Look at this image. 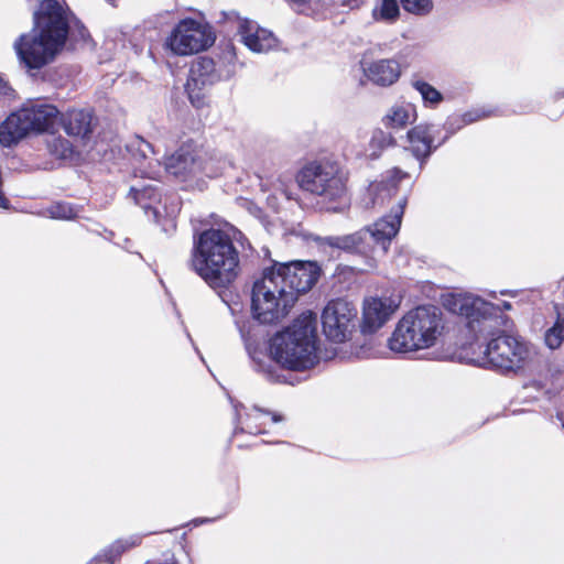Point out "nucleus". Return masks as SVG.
<instances>
[{
	"label": "nucleus",
	"mask_w": 564,
	"mask_h": 564,
	"mask_svg": "<svg viewBox=\"0 0 564 564\" xmlns=\"http://www.w3.org/2000/svg\"><path fill=\"white\" fill-rule=\"evenodd\" d=\"M444 305L467 318V329L474 338L464 347L469 362L502 373H518L532 362L533 348L522 338L500 330L503 321L499 306L470 293L451 294Z\"/></svg>",
	"instance_id": "1"
},
{
	"label": "nucleus",
	"mask_w": 564,
	"mask_h": 564,
	"mask_svg": "<svg viewBox=\"0 0 564 564\" xmlns=\"http://www.w3.org/2000/svg\"><path fill=\"white\" fill-rule=\"evenodd\" d=\"M235 229L225 224L194 236L191 265L213 289L226 288L238 275L239 253L234 246Z\"/></svg>",
	"instance_id": "2"
},
{
	"label": "nucleus",
	"mask_w": 564,
	"mask_h": 564,
	"mask_svg": "<svg viewBox=\"0 0 564 564\" xmlns=\"http://www.w3.org/2000/svg\"><path fill=\"white\" fill-rule=\"evenodd\" d=\"M316 315L305 312L269 343L271 358L290 370H306L317 361Z\"/></svg>",
	"instance_id": "3"
},
{
	"label": "nucleus",
	"mask_w": 564,
	"mask_h": 564,
	"mask_svg": "<svg viewBox=\"0 0 564 564\" xmlns=\"http://www.w3.org/2000/svg\"><path fill=\"white\" fill-rule=\"evenodd\" d=\"M406 199L400 198L398 204L392 207L390 215L382 217L371 226H368L357 232L319 238V246L323 248L344 250L346 252L359 253L365 256L364 272H371L378 268V260L373 254L375 250L371 242L380 246V251L386 254L391 240L400 230L402 216L404 213Z\"/></svg>",
	"instance_id": "4"
},
{
	"label": "nucleus",
	"mask_w": 564,
	"mask_h": 564,
	"mask_svg": "<svg viewBox=\"0 0 564 564\" xmlns=\"http://www.w3.org/2000/svg\"><path fill=\"white\" fill-rule=\"evenodd\" d=\"M442 312L433 305L408 311L395 324L388 347L395 354H415L436 346L444 333Z\"/></svg>",
	"instance_id": "5"
},
{
	"label": "nucleus",
	"mask_w": 564,
	"mask_h": 564,
	"mask_svg": "<svg viewBox=\"0 0 564 564\" xmlns=\"http://www.w3.org/2000/svg\"><path fill=\"white\" fill-rule=\"evenodd\" d=\"M297 182L306 192L336 204L329 208L338 210L348 204L347 173L334 162H313L299 173Z\"/></svg>",
	"instance_id": "6"
},
{
	"label": "nucleus",
	"mask_w": 564,
	"mask_h": 564,
	"mask_svg": "<svg viewBox=\"0 0 564 564\" xmlns=\"http://www.w3.org/2000/svg\"><path fill=\"white\" fill-rule=\"evenodd\" d=\"M57 116L58 110L53 105L41 100L28 101L1 124L0 143L10 147L31 133L50 132Z\"/></svg>",
	"instance_id": "7"
},
{
	"label": "nucleus",
	"mask_w": 564,
	"mask_h": 564,
	"mask_svg": "<svg viewBox=\"0 0 564 564\" xmlns=\"http://www.w3.org/2000/svg\"><path fill=\"white\" fill-rule=\"evenodd\" d=\"M294 303V292L285 291L283 279L270 268L253 284L251 310L253 317L263 324L284 317Z\"/></svg>",
	"instance_id": "8"
},
{
	"label": "nucleus",
	"mask_w": 564,
	"mask_h": 564,
	"mask_svg": "<svg viewBox=\"0 0 564 564\" xmlns=\"http://www.w3.org/2000/svg\"><path fill=\"white\" fill-rule=\"evenodd\" d=\"M215 40L209 24L187 18L173 28L165 40V46L175 55L187 56L206 51Z\"/></svg>",
	"instance_id": "9"
},
{
	"label": "nucleus",
	"mask_w": 564,
	"mask_h": 564,
	"mask_svg": "<svg viewBox=\"0 0 564 564\" xmlns=\"http://www.w3.org/2000/svg\"><path fill=\"white\" fill-rule=\"evenodd\" d=\"M357 310L346 299L329 301L322 313V325L325 336L335 343L348 339L354 329Z\"/></svg>",
	"instance_id": "10"
},
{
	"label": "nucleus",
	"mask_w": 564,
	"mask_h": 564,
	"mask_svg": "<svg viewBox=\"0 0 564 564\" xmlns=\"http://www.w3.org/2000/svg\"><path fill=\"white\" fill-rule=\"evenodd\" d=\"M401 300L392 295L366 296L361 304L359 328L362 334H375L398 312Z\"/></svg>",
	"instance_id": "11"
},
{
	"label": "nucleus",
	"mask_w": 564,
	"mask_h": 564,
	"mask_svg": "<svg viewBox=\"0 0 564 564\" xmlns=\"http://www.w3.org/2000/svg\"><path fill=\"white\" fill-rule=\"evenodd\" d=\"M274 275L283 279L285 291H293L295 302L299 294L307 292L316 283L319 269L314 262L293 261L290 263H274L271 268Z\"/></svg>",
	"instance_id": "12"
},
{
	"label": "nucleus",
	"mask_w": 564,
	"mask_h": 564,
	"mask_svg": "<svg viewBox=\"0 0 564 564\" xmlns=\"http://www.w3.org/2000/svg\"><path fill=\"white\" fill-rule=\"evenodd\" d=\"M219 79L220 76L212 58L200 57L193 62L186 83V91L191 102L195 107H200L204 102V91Z\"/></svg>",
	"instance_id": "13"
},
{
	"label": "nucleus",
	"mask_w": 564,
	"mask_h": 564,
	"mask_svg": "<svg viewBox=\"0 0 564 564\" xmlns=\"http://www.w3.org/2000/svg\"><path fill=\"white\" fill-rule=\"evenodd\" d=\"M165 171L171 175L186 180L191 175L204 172L207 176H216L217 171L212 167V162H203L198 154L189 147H182L165 161Z\"/></svg>",
	"instance_id": "14"
},
{
	"label": "nucleus",
	"mask_w": 564,
	"mask_h": 564,
	"mask_svg": "<svg viewBox=\"0 0 564 564\" xmlns=\"http://www.w3.org/2000/svg\"><path fill=\"white\" fill-rule=\"evenodd\" d=\"M237 33L241 42L256 53H265L278 46V39L271 31L260 28L254 21L249 19H238Z\"/></svg>",
	"instance_id": "15"
},
{
	"label": "nucleus",
	"mask_w": 564,
	"mask_h": 564,
	"mask_svg": "<svg viewBox=\"0 0 564 564\" xmlns=\"http://www.w3.org/2000/svg\"><path fill=\"white\" fill-rule=\"evenodd\" d=\"M364 76L371 84L380 87H389L395 84L401 76V66L393 58L361 62Z\"/></svg>",
	"instance_id": "16"
},
{
	"label": "nucleus",
	"mask_w": 564,
	"mask_h": 564,
	"mask_svg": "<svg viewBox=\"0 0 564 564\" xmlns=\"http://www.w3.org/2000/svg\"><path fill=\"white\" fill-rule=\"evenodd\" d=\"M128 151L138 164L137 170L141 177L156 180L161 174V164L152 155L154 151L152 145L140 137H135L127 145Z\"/></svg>",
	"instance_id": "17"
},
{
	"label": "nucleus",
	"mask_w": 564,
	"mask_h": 564,
	"mask_svg": "<svg viewBox=\"0 0 564 564\" xmlns=\"http://www.w3.org/2000/svg\"><path fill=\"white\" fill-rule=\"evenodd\" d=\"M417 119L416 106L410 101H397L382 116V124L390 130H403Z\"/></svg>",
	"instance_id": "18"
},
{
	"label": "nucleus",
	"mask_w": 564,
	"mask_h": 564,
	"mask_svg": "<svg viewBox=\"0 0 564 564\" xmlns=\"http://www.w3.org/2000/svg\"><path fill=\"white\" fill-rule=\"evenodd\" d=\"M406 137L411 152L419 160L427 158L436 148V145L433 144L434 135L431 124H417L408 131Z\"/></svg>",
	"instance_id": "19"
},
{
	"label": "nucleus",
	"mask_w": 564,
	"mask_h": 564,
	"mask_svg": "<svg viewBox=\"0 0 564 564\" xmlns=\"http://www.w3.org/2000/svg\"><path fill=\"white\" fill-rule=\"evenodd\" d=\"M236 414L238 423L241 425V430L250 434L263 433L264 427L268 425L269 422L276 423L282 421V416L264 412L257 408H254L250 413H248L245 420H242L237 408Z\"/></svg>",
	"instance_id": "20"
},
{
	"label": "nucleus",
	"mask_w": 564,
	"mask_h": 564,
	"mask_svg": "<svg viewBox=\"0 0 564 564\" xmlns=\"http://www.w3.org/2000/svg\"><path fill=\"white\" fill-rule=\"evenodd\" d=\"M91 113L86 110H70L64 118L67 134L85 138L91 132Z\"/></svg>",
	"instance_id": "21"
},
{
	"label": "nucleus",
	"mask_w": 564,
	"mask_h": 564,
	"mask_svg": "<svg viewBox=\"0 0 564 564\" xmlns=\"http://www.w3.org/2000/svg\"><path fill=\"white\" fill-rule=\"evenodd\" d=\"M392 184L389 183H377L370 186V195L372 196V205H383L387 200H390L395 193V181H400L406 176L402 171L394 169L392 171Z\"/></svg>",
	"instance_id": "22"
},
{
	"label": "nucleus",
	"mask_w": 564,
	"mask_h": 564,
	"mask_svg": "<svg viewBox=\"0 0 564 564\" xmlns=\"http://www.w3.org/2000/svg\"><path fill=\"white\" fill-rule=\"evenodd\" d=\"M400 14L398 0H376L372 18L376 21L394 22Z\"/></svg>",
	"instance_id": "23"
},
{
	"label": "nucleus",
	"mask_w": 564,
	"mask_h": 564,
	"mask_svg": "<svg viewBox=\"0 0 564 564\" xmlns=\"http://www.w3.org/2000/svg\"><path fill=\"white\" fill-rule=\"evenodd\" d=\"M48 153L57 159H70L74 150L70 142L62 137L50 135L46 140Z\"/></svg>",
	"instance_id": "24"
},
{
	"label": "nucleus",
	"mask_w": 564,
	"mask_h": 564,
	"mask_svg": "<svg viewBox=\"0 0 564 564\" xmlns=\"http://www.w3.org/2000/svg\"><path fill=\"white\" fill-rule=\"evenodd\" d=\"M130 195L133 197L134 202L144 209L151 207V202L159 198V194L152 185H133L131 186Z\"/></svg>",
	"instance_id": "25"
},
{
	"label": "nucleus",
	"mask_w": 564,
	"mask_h": 564,
	"mask_svg": "<svg viewBox=\"0 0 564 564\" xmlns=\"http://www.w3.org/2000/svg\"><path fill=\"white\" fill-rule=\"evenodd\" d=\"M414 89L421 95L426 106L435 107L443 100V95L432 85L423 80L413 84Z\"/></svg>",
	"instance_id": "26"
},
{
	"label": "nucleus",
	"mask_w": 564,
	"mask_h": 564,
	"mask_svg": "<svg viewBox=\"0 0 564 564\" xmlns=\"http://www.w3.org/2000/svg\"><path fill=\"white\" fill-rule=\"evenodd\" d=\"M544 340L549 348H558L564 340V321H557L555 325L545 333Z\"/></svg>",
	"instance_id": "27"
},
{
	"label": "nucleus",
	"mask_w": 564,
	"mask_h": 564,
	"mask_svg": "<svg viewBox=\"0 0 564 564\" xmlns=\"http://www.w3.org/2000/svg\"><path fill=\"white\" fill-rule=\"evenodd\" d=\"M403 9L416 15H426L433 9L432 0H401Z\"/></svg>",
	"instance_id": "28"
},
{
	"label": "nucleus",
	"mask_w": 564,
	"mask_h": 564,
	"mask_svg": "<svg viewBox=\"0 0 564 564\" xmlns=\"http://www.w3.org/2000/svg\"><path fill=\"white\" fill-rule=\"evenodd\" d=\"M47 212L51 218L62 220L72 219L77 215V210L68 203L53 204Z\"/></svg>",
	"instance_id": "29"
},
{
	"label": "nucleus",
	"mask_w": 564,
	"mask_h": 564,
	"mask_svg": "<svg viewBox=\"0 0 564 564\" xmlns=\"http://www.w3.org/2000/svg\"><path fill=\"white\" fill-rule=\"evenodd\" d=\"M140 542H141V538L140 536H132V538L127 539V540H118V541H116L112 544L111 552L115 551L116 552V556H118L123 551H126L127 549H130V547H132L134 545H138Z\"/></svg>",
	"instance_id": "30"
},
{
	"label": "nucleus",
	"mask_w": 564,
	"mask_h": 564,
	"mask_svg": "<svg viewBox=\"0 0 564 564\" xmlns=\"http://www.w3.org/2000/svg\"><path fill=\"white\" fill-rule=\"evenodd\" d=\"M490 113L489 112H486L484 109H475V110H471V111H468L466 113L463 115V121L464 123L468 124V123H473L475 121H478L482 118H486L488 117Z\"/></svg>",
	"instance_id": "31"
},
{
	"label": "nucleus",
	"mask_w": 564,
	"mask_h": 564,
	"mask_svg": "<svg viewBox=\"0 0 564 564\" xmlns=\"http://www.w3.org/2000/svg\"><path fill=\"white\" fill-rule=\"evenodd\" d=\"M393 139L391 135L386 134L382 131H379L372 137L371 144H378L383 148L390 145Z\"/></svg>",
	"instance_id": "32"
},
{
	"label": "nucleus",
	"mask_w": 564,
	"mask_h": 564,
	"mask_svg": "<svg viewBox=\"0 0 564 564\" xmlns=\"http://www.w3.org/2000/svg\"><path fill=\"white\" fill-rule=\"evenodd\" d=\"M13 96L12 88L8 83L0 76V98H11Z\"/></svg>",
	"instance_id": "33"
},
{
	"label": "nucleus",
	"mask_w": 564,
	"mask_h": 564,
	"mask_svg": "<svg viewBox=\"0 0 564 564\" xmlns=\"http://www.w3.org/2000/svg\"><path fill=\"white\" fill-rule=\"evenodd\" d=\"M311 0H288V2L299 12H304L306 9V4L310 3Z\"/></svg>",
	"instance_id": "34"
},
{
	"label": "nucleus",
	"mask_w": 564,
	"mask_h": 564,
	"mask_svg": "<svg viewBox=\"0 0 564 564\" xmlns=\"http://www.w3.org/2000/svg\"><path fill=\"white\" fill-rule=\"evenodd\" d=\"M364 3V0H343V6L349 9L359 8Z\"/></svg>",
	"instance_id": "35"
},
{
	"label": "nucleus",
	"mask_w": 564,
	"mask_h": 564,
	"mask_svg": "<svg viewBox=\"0 0 564 564\" xmlns=\"http://www.w3.org/2000/svg\"><path fill=\"white\" fill-rule=\"evenodd\" d=\"M502 307H503V310L508 311L511 308V304L509 302H503Z\"/></svg>",
	"instance_id": "36"
}]
</instances>
